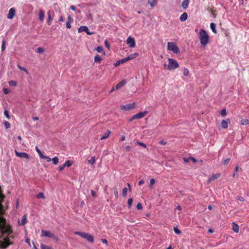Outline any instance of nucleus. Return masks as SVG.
I'll return each instance as SVG.
<instances>
[{"instance_id": "c756f323", "label": "nucleus", "mask_w": 249, "mask_h": 249, "mask_svg": "<svg viewBox=\"0 0 249 249\" xmlns=\"http://www.w3.org/2000/svg\"><path fill=\"white\" fill-rule=\"evenodd\" d=\"M96 50L97 52L99 53H105V52H104V49L103 47L101 46H98L96 48Z\"/></svg>"}, {"instance_id": "864d4df0", "label": "nucleus", "mask_w": 249, "mask_h": 249, "mask_svg": "<svg viewBox=\"0 0 249 249\" xmlns=\"http://www.w3.org/2000/svg\"><path fill=\"white\" fill-rule=\"evenodd\" d=\"M136 207L138 210H141L142 208V206L141 203H139L137 204Z\"/></svg>"}, {"instance_id": "338daca9", "label": "nucleus", "mask_w": 249, "mask_h": 249, "mask_svg": "<svg viewBox=\"0 0 249 249\" xmlns=\"http://www.w3.org/2000/svg\"><path fill=\"white\" fill-rule=\"evenodd\" d=\"M3 92L5 94L9 93V90L7 89H3Z\"/></svg>"}, {"instance_id": "bb28decb", "label": "nucleus", "mask_w": 249, "mask_h": 249, "mask_svg": "<svg viewBox=\"0 0 249 249\" xmlns=\"http://www.w3.org/2000/svg\"><path fill=\"white\" fill-rule=\"evenodd\" d=\"M242 125H247L249 124V120L248 119H243L241 120Z\"/></svg>"}, {"instance_id": "cd10ccee", "label": "nucleus", "mask_w": 249, "mask_h": 249, "mask_svg": "<svg viewBox=\"0 0 249 249\" xmlns=\"http://www.w3.org/2000/svg\"><path fill=\"white\" fill-rule=\"evenodd\" d=\"M148 2L151 7H154L156 5L157 0H148Z\"/></svg>"}, {"instance_id": "58836bf2", "label": "nucleus", "mask_w": 249, "mask_h": 249, "mask_svg": "<svg viewBox=\"0 0 249 249\" xmlns=\"http://www.w3.org/2000/svg\"><path fill=\"white\" fill-rule=\"evenodd\" d=\"M9 86H16L17 82L15 81L11 80L8 83Z\"/></svg>"}, {"instance_id": "7ed1b4c3", "label": "nucleus", "mask_w": 249, "mask_h": 249, "mask_svg": "<svg viewBox=\"0 0 249 249\" xmlns=\"http://www.w3.org/2000/svg\"><path fill=\"white\" fill-rule=\"evenodd\" d=\"M168 64H164L165 69H167L169 71H173L179 67L178 62L173 58H168Z\"/></svg>"}, {"instance_id": "412c9836", "label": "nucleus", "mask_w": 249, "mask_h": 249, "mask_svg": "<svg viewBox=\"0 0 249 249\" xmlns=\"http://www.w3.org/2000/svg\"><path fill=\"white\" fill-rule=\"evenodd\" d=\"M188 18V14L187 13H183L180 17V20L181 21H185Z\"/></svg>"}, {"instance_id": "603ef678", "label": "nucleus", "mask_w": 249, "mask_h": 249, "mask_svg": "<svg viewBox=\"0 0 249 249\" xmlns=\"http://www.w3.org/2000/svg\"><path fill=\"white\" fill-rule=\"evenodd\" d=\"M4 114L5 115V116L7 117V118L8 119H9L10 117H9L8 111L7 110H4Z\"/></svg>"}, {"instance_id": "6ab92c4d", "label": "nucleus", "mask_w": 249, "mask_h": 249, "mask_svg": "<svg viewBox=\"0 0 249 249\" xmlns=\"http://www.w3.org/2000/svg\"><path fill=\"white\" fill-rule=\"evenodd\" d=\"M189 1V0H183L181 6L184 9H186L188 7Z\"/></svg>"}, {"instance_id": "0eeeda50", "label": "nucleus", "mask_w": 249, "mask_h": 249, "mask_svg": "<svg viewBox=\"0 0 249 249\" xmlns=\"http://www.w3.org/2000/svg\"><path fill=\"white\" fill-rule=\"evenodd\" d=\"M41 232H42V236L49 237L50 238H52L54 239H56L55 235L53 233H52L49 231L42 230Z\"/></svg>"}, {"instance_id": "4d7b16f0", "label": "nucleus", "mask_w": 249, "mask_h": 249, "mask_svg": "<svg viewBox=\"0 0 249 249\" xmlns=\"http://www.w3.org/2000/svg\"><path fill=\"white\" fill-rule=\"evenodd\" d=\"M16 152L17 154V156H28V155L25 153H21L18 154V153L16 151Z\"/></svg>"}, {"instance_id": "c9c22d12", "label": "nucleus", "mask_w": 249, "mask_h": 249, "mask_svg": "<svg viewBox=\"0 0 249 249\" xmlns=\"http://www.w3.org/2000/svg\"><path fill=\"white\" fill-rule=\"evenodd\" d=\"M4 126L6 129H8L10 127V123L7 121H4Z\"/></svg>"}, {"instance_id": "39448f33", "label": "nucleus", "mask_w": 249, "mask_h": 249, "mask_svg": "<svg viewBox=\"0 0 249 249\" xmlns=\"http://www.w3.org/2000/svg\"><path fill=\"white\" fill-rule=\"evenodd\" d=\"M168 49L169 50L172 51L175 53H179L178 48L174 42H168Z\"/></svg>"}, {"instance_id": "69168bd1", "label": "nucleus", "mask_w": 249, "mask_h": 249, "mask_svg": "<svg viewBox=\"0 0 249 249\" xmlns=\"http://www.w3.org/2000/svg\"><path fill=\"white\" fill-rule=\"evenodd\" d=\"M189 159H190L191 160H192L194 163L196 162V160L193 157H189Z\"/></svg>"}, {"instance_id": "1a4fd4ad", "label": "nucleus", "mask_w": 249, "mask_h": 249, "mask_svg": "<svg viewBox=\"0 0 249 249\" xmlns=\"http://www.w3.org/2000/svg\"><path fill=\"white\" fill-rule=\"evenodd\" d=\"M79 33H81L83 32H85L86 33L87 35H92V33L89 32V30L88 27L85 26H81L79 27L78 30Z\"/></svg>"}, {"instance_id": "e433bc0d", "label": "nucleus", "mask_w": 249, "mask_h": 249, "mask_svg": "<svg viewBox=\"0 0 249 249\" xmlns=\"http://www.w3.org/2000/svg\"><path fill=\"white\" fill-rule=\"evenodd\" d=\"M52 161L54 164H56L58 162V159L57 157L52 159Z\"/></svg>"}, {"instance_id": "a878e982", "label": "nucleus", "mask_w": 249, "mask_h": 249, "mask_svg": "<svg viewBox=\"0 0 249 249\" xmlns=\"http://www.w3.org/2000/svg\"><path fill=\"white\" fill-rule=\"evenodd\" d=\"M50 13H51V11H49L48 13V24L50 25H51V22L53 21V17L51 16V14H50Z\"/></svg>"}, {"instance_id": "6e6552de", "label": "nucleus", "mask_w": 249, "mask_h": 249, "mask_svg": "<svg viewBox=\"0 0 249 249\" xmlns=\"http://www.w3.org/2000/svg\"><path fill=\"white\" fill-rule=\"evenodd\" d=\"M126 43L130 48H134L136 45L134 38L130 36L127 38Z\"/></svg>"}, {"instance_id": "0e129e2a", "label": "nucleus", "mask_w": 249, "mask_h": 249, "mask_svg": "<svg viewBox=\"0 0 249 249\" xmlns=\"http://www.w3.org/2000/svg\"><path fill=\"white\" fill-rule=\"evenodd\" d=\"M114 194L116 197L117 198L118 197V192L117 189H115V190L114 192Z\"/></svg>"}, {"instance_id": "aec40b11", "label": "nucleus", "mask_w": 249, "mask_h": 249, "mask_svg": "<svg viewBox=\"0 0 249 249\" xmlns=\"http://www.w3.org/2000/svg\"><path fill=\"white\" fill-rule=\"evenodd\" d=\"M27 223V216L26 214H24L21 220L20 225L22 226L24 225Z\"/></svg>"}, {"instance_id": "bf43d9fd", "label": "nucleus", "mask_w": 249, "mask_h": 249, "mask_svg": "<svg viewBox=\"0 0 249 249\" xmlns=\"http://www.w3.org/2000/svg\"><path fill=\"white\" fill-rule=\"evenodd\" d=\"M71 22H68V21H67L66 22V28H68V29H70L71 28Z\"/></svg>"}, {"instance_id": "5701e85b", "label": "nucleus", "mask_w": 249, "mask_h": 249, "mask_svg": "<svg viewBox=\"0 0 249 249\" xmlns=\"http://www.w3.org/2000/svg\"><path fill=\"white\" fill-rule=\"evenodd\" d=\"M210 27L212 30V31L214 33V34H216L217 33V31L216 30V25L214 23H211V24H210Z\"/></svg>"}, {"instance_id": "09e8293b", "label": "nucleus", "mask_w": 249, "mask_h": 249, "mask_svg": "<svg viewBox=\"0 0 249 249\" xmlns=\"http://www.w3.org/2000/svg\"><path fill=\"white\" fill-rule=\"evenodd\" d=\"M136 143L138 145H140L142 146L144 148H146V145L143 142H136Z\"/></svg>"}, {"instance_id": "37998d69", "label": "nucleus", "mask_w": 249, "mask_h": 249, "mask_svg": "<svg viewBox=\"0 0 249 249\" xmlns=\"http://www.w3.org/2000/svg\"><path fill=\"white\" fill-rule=\"evenodd\" d=\"M36 51L37 53H42L44 52V49L41 47H38Z\"/></svg>"}, {"instance_id": "f257e3e1", "label": "nucleus", "mask_w": 249, "mask_h": 249, "mask_svg": "<svg viewBox=\"0 0 249 249\" xmlns=\"http://www.w3.org/2000/svg\"><path fill=\"white\" fill-rule=\"evenodd\" d=\"M11 232V227L6 225L5 219L0 216V248L1 249H5L13 244V243L10 241V238L13 237L10 235Z\"/></svg>"}, {"instance_id": "e2e57ef3", "label": "nucleus", "mask_w": 249, "mask_h": 249, "mask_svg": "<svg viewBox=\"0 0 249 249\" xmlns=\"http://www.w3.org/2000/svg\"><path fill=\"white\" fill-rule=\"evenodd\" d=\"M183 160L185 162H188L189 160H190V159H189V157H188V158H186V157H184L183 158Z\"/></svg>"}, {"instance_id": "680f3d73", "label": "nucleus", "mask_w": 249, "mask_h": 249, "mask_svg": "<svg viewBox=\"0 0 249 249\" xmlns=\"http://www.w3.org/2000/svg\"><path fill=\"white\" fill-rule=\"evenodd\" d=\"M73 18L71 17V16H69L68 17V22H73Z\"/></svg>"}, {"instance_id": "9b49d317", "label": "nucleus", "mask_w": 249, "mask_h": 249, "mask_svg": "<svg viewBox=\"0 0 249 249\" xmlns=\"http://www.w3.org/2000/svg\"><path fill=\"white\" fill-rule=\"evenodd\" d=\"M221 176L220 173H216L215 174L213 175L208 180V183H210L213 180H215Z\"/></svg>"}, {"instance_id": "f03ea898", "label": "nucleus", "mask_w": 249, "mask_h": 249, "mask_svg": "<svg viewBox=\"0 0 249 249\" xmlns=\"http://www.w3.org/2000/svg\"><path fill=\"white\" fill-rule=\"evenodd\" d=\"M199 38L202 45H206L209 41V36L203 29H201L199 31Z\"/></svg>"}, {"instance_id": "f3484780", "label": "nucleus", "mask_w": 249, "mask_h": 249, "mask_svg": "<svg viewBox=\"0 0 249 249\" xmlns=\"http://www.w3.org/2000/svg\"><path fill=\"white\" fill-rule=\"evenodd\" d=\"M126 62L125 58H124L121 60L117 61L114 64L115 67H117L121 64H124Z\"/></svg>"}, {"instance_id": "3c124183", "label": "nucleus", "mask_w": 249, "mask_h": 249, "mask_svg": "<svg viewBox=\"0 0 249 249\" xmlns=\"http://www.w3.org/2000/svg\"><path fill=\"white\" fill-rule=\"evenodd\" d=\"M36 151L37 152L39 156H43L41 151L38 149L37 146H36Z\"/></svg>"}, {"instance_id": "b1692460", "label": "nucleus", "mask_w": 249, "mask_h": 249, "mask_svg": "<svg viewBox=\"0 0 249 249\" xmlns=\"http://www.w3.org/2000/svg\"><path fill=\"white\" fill-rule=\"evenodd\" d=\"M102 59L100 57L98 54H97L94 57V62L96 63H100Z\"/></svg>"}, {"instance_id": "4468645a", "label": "nucleus", "mask_w": 249, "mask_h": 249, "mask_svg": "<svg viewBox=\"0 0 249 249\" xmlns=\"http://www.w3.org/2000/svg\"><path fill=\"white\" fill-rule=\"evenodd\" d=\"M232 229L236 233L239 232V226L234 222L232 223Z\"/></svg>"}, {"instance_id": "49530a36", "label": "nucleus", "mask_w": 249, "mask_h": 249, "mask_svg": "<svg viewBox=\"0 0 249 249\" xmlns=\"http://www.w3.org/2000/svg\"><path fill=\"white\" fill-rule=\"evenodd\" d=\"M220 114L222 116H225L227 114L226 110L225 108H223L221 110Z\"/></svg>"}, {"instance_id": "473e14b6", "label": "nucleus", "mask_w": 249, "mask_h": 249, "mask_svg": "<svg viewBox=\"0 0 249 249\" xmlns=\"http://www.w3.org/2000/svg\"><path fill=\"white\" fill-rule=\"evenodd\" d=\"M95 161V157H91L89 160H88V162L89 163L91 164H93L94 163Z\"/></svg>"}, {"instance_id": "f704fd0d", "label": "nucleus", "mask_w": 249, "mask_h": 249, "mask_svg": "<svg viewBox=\"0 0 249 249\" xmlns=\"http://www.w3.org/2000/svg\"><path fill=\"white\" fill-rule=\"evenodd\" d=\"M6 43L4 40L2 41V45H1V51L3 52L5 51L6 48Z\"/></svg>"}, {"instance_id": "8fccbe9b", "label": "nucleus", "mask_w": 249, "mask_h": 249, "mask_svg": "<svg viewBox=\"0 0 249 249\" xmlns=\"http://www.w3.org/2000/svg\"><path fill=\"white\" fill-rule=\"evenodd\" d=\"M189 74V70L187 68H184L183 70V74L185 76L188 75Z\"/></svg>"}, {"instance_id": "2f4dec72", "label": "nucleus", "mask_w": 249, "mask_h": 249, "mask_svg": "<svg viewBox=\"0 0 249 249\" xmlns=\"http://www.w3.org/2000/svg\"><path fill=\"white\" fill-rule=\"evenodd\" d=\"M40 248L41 249H51L52 248L50 246H47L43 244H41Z\"/></svg>"}, {"instance_id": "13d9d810", "label": "nucleus", "mask_w": 249, "mask_h": 249, "mask_svg": "<svg viewBox=\"0 0 249 249\" xmlns=\"http://www.w3.org/2000/svg\"><path fill=\"white\" fill-rule=\"evenodd\" d=\"M237 199L238 200H240V201H244V198L243 197L241 196H237Z\"/></svg>"}, {"instance_id": "423d86ee", "label": "nucleus", "mask_w": 249, "mask_h": 249, "mask_svg": "<svg viewBox=\"0 0 249 249\" xmlns=\"http://www.w3.org/2000/svg\"><path fill=\"white\" fill-rule=\"evenodd\" d=\"M136 104L135 103L132 104H127L125 105H122L120 107V108L124 111H128L135 108Z\"/></svg>"}, {"instance_id": "72a5a7b5", "label": "nucleus", "mask_w": 249, "mask_h": 249, "mask_svg": "<svg viewBox=\"0 0 249 249\" xmlns=\"http://www.w3.org/2000/svg\"><path fill=\"white\" fill-rule=\"evenodd\" d=\"M18 68H19L21 71H25V72L26 73V74H29V71H28V70H27L26 69H25V68L22 67H21V66H20V65H18Z\"/></svg>"}, {"instance_id": "5fc2aeb1", "label": "nucleus", "mask_w": 249, "mask_h": 249, "mask_svg": "<svg viewBox=\"0 0 249 249\" xmlns=\"http://www.w3.org/2000/svg\"><path fill=\"white\" fill-rule=\"evenodd\" d=\"M230 158H227L223 161V164L226 165L230 160Z\"/></svg>"}, {"instance_id": "9d476101", "label": "nucleus", "mask_w": 249, "mask_h": 249, "mask_svg": "<svg viewBox=\"0 0 249 249\" xmlns=\"http://www.w3.org/2000/svg\"><path fill=\"white\" fill-rule=\"evenodd\" d=\"M4 197H5L4 195H0V216H1V217H2V216L1 215L3 214L5 212L4 208L2 205V202L3 201Z\"/></svg>"}, {"instance_id": "2eb2a0df", "label": "nucleus", "mask_w": 249, "mask_h": 249, "mask_svg": "<svg viewBox=\"0 0 249 249\" xmlns=\"http://www.w3.org/2000/svg\"><path fill=\"white\" fill-rule=\"evenodd\" d=\"M126 84V81L125 80H122L119 83H118L115 86V89L118 90L124 86Z\"/></svg>"}, {"instance_id": "774afa93", "label": "nucleus", "mask_w": 249, "mask_h": 249, "mask_svg": "<svg viewBox=\"0 0 249 249\" xmlns=\"http://www.w3.org/2000/svg\"><path fill=\"white\" fill-rule=\"evenodd\" d=\"M102 242L104 243V244H106L107 245V240L106 239H102L101 240Z\"/></svg>"}, {"instance_id": "a18cd8bd", "label": "nucleus", "mask_w": 249, "mask_h": 249, "mask_svg": "<svg viewBox=\"0 0 249 249\" xmlns=\"http://www.w3.org/2000/svg\"><path fill=\"white\" fill-rule=\"evenodd\" d=\"M238 170V166H236L235 168V172L233 174V177H235L237 176V172Z\"/></svg>"}, {"instance_id": "ddd939ff", "label": "nucleus", "mask_w": 249, "mask_h": 249, "mask_svg": "<svg viewBox=\"0 0 249 249\" xmlns=\"http://www.w3.org/2000/svg\"><path fill=\"white\" fill-rule=\"evenodd\" d=\"M139 54L137 53H134L131 54L129 55L127 57H125L126 61L128 60H130L134 59L138 56Z\"/></svg>"}, {"instance_id": "c85d7f7f", "label": "nucleus", "mask_w": 249, "mask_h": 249, "mask_svg": "<svg viewBox=\"0 0 249 249\" xmlns=\"http://www.w3.org/2000/svg\"><path fill=\"white\" fill-rule=\"evenodd\" d=\"M75 234L80 235L83 238H85V236L87 233L86 232H81L79 231H75L74 232Z\"/></svg>"}, {"instance_id": "c03bdc74", "label": "nucleus", "mask_w": 249, "mask_h": 249, "mask_svg": "<svg viewBox=\"0 0 249 249\" xmlns=\"http://www.w3.org/2000/svg\"><path fill=\"white\" fill-rule=\"evenodd\" d=\"M64 164V166H65V167H70L72 163L70 162V161L69 160H67L66 161Z\"/></svg>"}, {"instance_id": "4be33fe9", "label": "nucleus", "mask_w": 249, "mask_h": 249, "mask_svg": "<svg viewBox=\"0 0 249 249\" xmlns=\"http://www.w3.org/2000/svg\"><path fill=\"white\" fill-rule=\"evenodd\" d=\"M110 133L111 131L109 130H107V131L105 133V134L101 137L100 140H103L109 137Z\"/></svg>"}, {"instance_id": "393cba45", "label": "nucleus", "mask_w": 249, "mask_h": 249, "mask_svg": "<svg viewBox=\"0 0 249 249\" xmlns=\"http://www.w3.org/2000/svg\"><path fill=\"white\" fill-rule=\"evenodd\" d=\"M221 126L223 128H227L228 127V123L225 120H223L221 122Z\"/></svg>"}, {"instance_id": "a211bd4d", "label": "nucleus", "mask_w": 249, "mask_h": 249, "mask_svg": "<svg viewBox=\"0 0 249 249\" xmlns=\"http://www.w3.org/2000/svg\"><path fill=\"white\" fill-rule=\"evenodd\" d=\"M45 17V12L43 10H40L39 12V18L40 21H43L44 20Z\"/></svg>"}, {"instance_id": "79ce46f5", "label": "nucleus", "mask_w": 249, "mask_h": 249, "mask_svg": "<svg viewBox=\"0 0 249 249\" xmlns=\"http://www.w3.org/2000/svg\"><path fill=\"white\" fill-rule=\"evenodd\" d=\"M127 192V188L126 187H124L123 189V196L125 197L126 195V193Z\"/></svg>"}, {"instance_id": "052dcab7", "label": "nucleus", "mask_w": 249, "mask_h": 249, "mask_svg": "<svg viewBox=\"0 0 249 249\" xmlns=\"http://www.w3.org/2000/svg\"><path fill=\"white\" fill-rule=\"evenodd\" d=\"M65 167V166H64V164H63V165L60 166L59 167V170L60 171H62V170H64V168Z\"/></svg>"}, {"instance_id": "20e7f679", "label": "nucleus", "mask_w": 249, "mask_h": 249, "mask_svg": "<svg viewBox=\"0 0 249 249\" xmlns=\"http://www.w3.org/2000/svg\"><path fill=\"white\" fill-rule=\"evenodd\" d=\"M148 113V111H141V112H139V113H138L137 114L133 115L131 118H130L129 120V122H131L132 121H133L135 119H141V118H143Z\"/></svg>"}, {"instance_id": "dca6fc26", "label": "nucleus", "mask_w": 249, "mask_h": 249, "mask_svg": "<svg viewBox=\"0 0 249 249\" xmlns=\"http://www.w3.org/2000/svg\"><path fill=\"white\" fill-rule=\"evenodd\" d=\"M85 239H86L88 241L91 243H93L94 242V238L93 236L89 233L86 234Z\"/></svg>"}, {"instance_id": "a19ab883", "label": "nucleus", "mask_w": 249, "mask_h": 249, "mask_svg": "<svg viewBox=\"0 0 249 249\" xmlns=\"http://www.w3.org/2000/svg\"><path fill=\"white\" fill-rule=\"evenodd\" d=\"M174 231L176 234H179L181 233V231L177 227H174Z\"/></svg>"}, {"instance_id": "4c0bfd02", "label": "nucleus", "mask_w": 249, "mask_h": 249, "mask_svg": "<svg viewBox=\"0 0 249 249\" xmlns=\"http://www.w3.org/2000/svg\"><path fill=\"white\" fill-rule=\"evenodd\" d=\"M41 160H46L47 161L50 162L52 161V159L50 157H40Z\"/></svg>"}, {"instance_id": "ea45409f", "label": "nucleus", "mask_w": 249, "mask_h": 249, "mask_svg": "<svg viewBox=\"0 0 249 249\" xmlns=\"http://www.w3.org/2000/svg\"><path fill=\"white\" fill-rule=\"evenodd\" d=\"M132 202H133V199L132 198H129L128 200V201H127L128 206L129 208H131Z\"/></svg>"}, {"instance_id": "6e6d98bb", "label": "nucleus", "mask_w": 249, "mask_h": 249, "mask_svg": "<svg viewBox=\"0 0 249 249\" xmlns=\"http://www.w3.org/2000/svg\"><path fill=\"white\" fill-rule=\"evenodd\" d=\"M105 45L107 48L108 49H109V43L108 42V41L107 40H106L105 41Z\"/></svg>"}, {"instance_id": "7c9ffc66", "label": "nucleus", "mask_w": 249, "mask_h": 249, "mask_svg": "<svg viewBox=\"0 0 249 249\" xmlns=\"http://www.w3.org/2000/svg\"><path fill=\"white\" fill-rule=\"evenodd\" d=\"M36 197L37 198H42L45 199V196L43 193H39L36 196Z\"/></svg>"}, {"instance_id": "de8ad7c7", "label": "nucleus", "mask_w": 249, "mask_h": 249, "mask_svg": "<svg viewBox=\"0 0 249 249\" xmlns=\"http://www.w3.org/2000/svg\"><path fill=\"white\" fill-rule=\"evenodd\" d=\"M155 183V180L154 178H151L150 180V187L151 188H152L151 186L153 185V184H154Z\"/></svg>"}, {"instance_id": "f8f14e48", "label": "nucleus", "mask_w": 249, "mask_h": 249, "mask_svg": "<svg viewBox=\"0 0 249 249\" xmlns=\"http://www.w3.org/2000/svg\"><path fill=\"white\" fill-rule=\"evenodd\" d=\"M15 13H16V11H15V9H14L13 8H11L9 10V13L7 15L8 18L12 19L15 15Z\"/></svg>"}]
</instances>
